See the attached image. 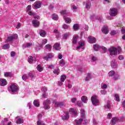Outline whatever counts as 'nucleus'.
I'll return each mask as SVG.
<instances>
[{
    "label": "nucleus",
    "mask_w": 125,
    "mask_h": 125,
    "mask_svg": "<svg viewBox=\"0 0 125 125\" xmlns=\"http://www.w3.org/2000/svg\"><path fill=\"white\" fill-rule=\"evenodd\" d=\"M76 101H77V99L76 98H73L71 99V102L72 103H75V102H76Z\"/></svg>",
    "instance_id": "nucleus-63"
},
{
    "label": "nucleus",
    "mask_w": 125,
    "mask_h": 125,
    "mask_svg": "<svg viewBox=\"0 0 125 125\" xmlns=\"http://www.w3.org/2000/svg\"><path fill=\"white\" fill-rule=\"evenodd\" d=\"M101 88H102V89H105L107 88V84H104V83L101 84Z\"/></svg>",
    "instance_id": "nucleus-50"
},
{
    "label": "nucleus",
    "mask_w": 125,
    "mask_h": 125,
    "mask_svg": "<svg viewBox=\"0 0 125 125\" xmlns=\"http://www.w3.org/2000/svg\"><path fill=\"white\" fill-rule=\"evenodd\" d=\"M54 103H55V106H56V107H61V108H62V107H63V106H64V105H65L64 104V103H63V102H59L54 101Z\"/></svg>",
    "instance_id": "nucleus-16"
},
{
    "label": "nucleus",
    "mask_w": 125,
    "mask_h": 125,
    "mask_svg": "<svg viewBox=\"0 0 125 125\" xmlns=\"http://www.w3.org/2000/svg\"><path fill=\"white\" fill-rule=\"evenodd\" d=\"M28 61L30 64H33V63H35L37 61V59L32 56H30L28 57Z\"/></svg>",
    "instance_id": "nucleus-15"
},
{
    "label": "nucleus",
    "mask_w": 125,
    "mask_h": 125,
    "mask_svg": "<svg viewBox=\"0 0 125 125\" xmlns=\"http://www.w3.org/2000/svg\"><path fill=\"white\" fill-rule=\"evenodd\" d=\"M33 45V43H26L25 44H24L22 46L23 48H30L31 46Z\"/></svg>",
    "instance_id": "nucleus-27"
},
{
    "label": "nucleus",
    "mask_w": 125,
    "mask_h": 125,
    "mask_svg": "<svg viewBox=\"0 0 125 125\" xmlns=\"http://www.w3.org/2000/svg\"><path fill=\"white\" fill-rule=\"evenodd\" d=\"M114 97L115 98L116 101H117L118 102H120V97L119 96V95L115 94Z\"/></svg>",
    "instance_id": "nucleus-51"
},
{
    "label": "nucleus",
    "mask_w": 125,
    "mask_h": 125,
    "mask_svg": "<svg viewBox=\"0 0 125 125\" xmlns=\"http://www.w3.org/2000/svg\"><path fill=\"white\" fill-rule=\"evenodd\" d=\"M124 120H125V117H124L121 118L118 117H113L110 123L111 125H115L118 122H123Z\"/></svg>",
    "instance_id": "nucleus-4"
},
{
    "label": "nucleus",
    "mask_w": 125,
    "mask_h": 125,
    "mask_svg": "<svg viewBox=\"0 0 125 125\" xmlns=\"http://www.w3.org/2000/svg\"><path fill=\"white\" fill-rule=\"evenodd\" d=\"M115 74L116 73L113 70H111L108 73V75L109 76V77H113V76H115Z\"/></svg>",
    "instance_id": "nucleus-40"
},
{
    "label": "nucleus",
    "mask_w": 125,
    "mask_h": 125,
    "mask_svg": "<svg viewBox=\"0 0 125 125\" xmlns=\"http://www.w3.org/2000/svg\"><path fill=\"white\" fill-rule=\"evenodd\" d=\"M71 8L73 11H77L78 10V7L75 5H72Z\"/></svg>",
    "instance_id": "nucleus-47"
},
{
    "label": "nucleus",
    "mask_w": 125,
    "mask_h": 125,
    "mask_svg": "<svg viewBox=\"0 0 125 125\" xmlns=\"http://www.w3.org/2000/svg\"><path fill=\"white\" fill-rule=\"evenodd\" d=\"M31 8H32V6H31V5L27 6V7H26V11H31Z\"/></svg>",
    "instance_id": "nucleus-53"
},
{
    "label": "nucleus",
    "mask_w": 125,
    "mask_h": 125,
    "mask_svg": "<svg viewBox=\"0 0 125 125\" xmlns=\"http://www.w3.org/2000/svg\"><path fill=\"white\" fill-rule=\"evenodd\" d=\"M17 38H18V35L16 34H15L11 36L8 37L7 40L5 41V42H12V41H14V40H16Z\"/></svg>",
    "instance_id": "nucleus-8"
},
{
    "label": "nucleus",
    "mask_w": 125,
    "mask_h": 125,
    "mask_svg": "<svg viewBox=\"0 0 125 125\" xmlns=\"http://www.w3.org/2000/svg\"><path fill=\"white\" fill-rule=\"evenodd\" d=\"M66 78H67L66 75H62L61 76V82H62V83H64V82H65V80H66Z\"/></svg>",
    "instance_id": "nucleus-39"
},
{
    "label": "nucleus",
    "mask_w": 125,
    "mask_h": 125,
    "mask_svg": "<svg viewBox=\"0 0 125 125\" xmlns=\"http://www.w3.org/2000/svg\"><path fill=\"white\" fill-rule=\"evenodd\" d=\"M90 6H91V3L90 2V1L88 0L86 3L85 5L86 9H89V8H90Z\"/></svg>",
    "instance_id": "nucleus-33"
},
{
    "label": "nucleus",
    "mask_w": 125,
    "mask_h": 125,
    "mask_svg": "<svg viewBox=\"0 0 125 125\" xmlns=\"http://www.w3.org/2000/svg\"><path fill=\"white\" fill-rule=\"evenodd\" d=\"M53 57H54V54L52 53H48L43 57V59H44V60L48 61L49 59H51V58H53Z\"/></svg>",
    "instance_id": "nucleus-12"
},
{
    "label": "nucleus",
    "mask_w": 125,
    "mask_h": 125,
    "mask_svg": "<svg viewBox=\"0 0 125 125\" xmlns=\"http://www.w3.org/2000/svg\"><path fill=\"white\" fill-rule=\"evenodd\" d=\"M46 42H47V40L46 39H43L42 41V44H45V43H46Z\"/></svg>",
    "instance_id": "nucleus-58"
},
{
    "label": "nucleus",
    "mask_w": 125,
    "mask_h": 125,
    "mask_svg": "<svg viewBox=\"0 0 125 125\" xmlns=\"http://www.w3.org/2000/svg\"><path fill=\"white\" fill-rule=\"evenodd\" d=\"M45 49H47L49 51L51 50V45L50 44H47L45 46Z\"/></svg>",
    "instance_id": "nucleus-46"
},
{
    "label": "nucleus",
    "mask_w": 125,
    "mask_h": 125,
    "mask_svg": "<svg viewBox=\"0 0 125 125\" xmlns=\"http://www.w3.org/2000/svg\"><path fill=\"white\" fill-rule=\"evenodd\" d=\"M8 90L11 93H15L19 90V87L15 83H12L8 88Z\"/></svg>",
    "instance_id": "nucleus-2"
},
{
    "label": "nucleus",
    "mask_w": 125,
    "mask_h": 125,
    "mask_svg": "<svg viewBox=\"0 0 125 125\" xmlns=\"http://www.w3.org/2000/svg\"><path fill=\"white\" fill-rule=\"evenodd\" d=\"M41 90H42V91H44V92H45V91H47V89L46 88V87H44L42 88Z\"/></svg>",
    "instance_id": "nucleus-64"
},
{
    "label": "nucleus",
    "mask_w": 125,
    "mask_h": 125,
    "mask_svg": "<svg viewBox=\"0 0 125 125\" xmlns=\"http://www.w3.org/2000/svg\"><path fill=\"white\" fill-rule=\"evenodd\" d=\"M77 104L79 106V107H82V106L83 105V103L80 102H78Z\"/></svg>",
    "instance_id": "nucleus-61"
},
{
    "label": "nucleus",
    "mask_w": 125,
    "mask_h": 125,
    "mask_svg": "<svg viewBox=\"0 0 125 125\" xmlns=\"http://www.w3.org/2000/svg\"><path fill=\"white\" fill-rule=\"evenodd\" d=\"M122 51V49L121 47H118V49L115 47H111L108 49V51L109 52L110 55H117V54H120L121 53V51Z\"/></svg>",
    "instance_id": "nucleus-1"
},
{
    "label": "nucleus",
    "mask_w": 125,
    "mask_h": 125,
    "mask_svg": "<svg viewBox=\"0 0 125 125\" xmlns=\"http://www.w3.org/2000/svg\"><path fill=\"white\" fill-rule=\"evenodd\" d=\"M53 48L55 49V50H60V49H61V47H60V43H55L53 46Z\"/></svg>",
    "instance_id": "nucleus-22"
},
{
    "label": "nucleus",
    "mask_w": 125,
    "mask_h": 125,
    "mask_svg": "<svg viewBox=\"0 0 125 125\" xmlns=\"http://www.w3.org/2000/svg\"><path fill=\"white\" fill-rule=\"evenodd\" d=\"M70 36H71V33H70V32L66 33L64 34L63 39L64 40H66V39H68V38H69V37H70Z\"/></svg>",
    "instance_id": "nucleus-38"
},
{
    "label": "nucleus",
    "mask_w": 125,
    "mask_h": 125,
    "mask_svg": "<svg viewBox=\"0 0 125 125\" xmlns=\"http://www.w3.org/2000/svg\"><path fill=\"white\" fill-rule=\"evenodd\" d=\"M83 119H80L79 120H75L74 122V125H82V123H83Z\"/></svg>",
    "instance_id": "nucleus-28"
},
{
    "label": "nucleus",
    "mask_w": 125,
    "mask_h": 125,
    "mask_svg": "<svg viewBox=\"0 0 125 125\" xmlns=\"http://www.w3.org/2000/svg\"><path fill=\"white\" fill-rule=\"evenodd\" d=\"M78 38L79 36H78L77 34H75L73 36L72 39V43L73 44H76L77 43Z\"/></svg>",
    "instance_id": "nucleus-21"
},
{
    "label": "nucleus",
    "mask_w": 125,
    "mask_h": 125,
    "mask_svg": "<svg viewBox=\"0 0 125 125\" xmlns=\"http://www.w3.org/2000/svg\"><path fill=\"white\" fill-rule=\"evenodd\" d=\"M7 121H8L7 118H4V120L1 122L0 125H11V122H9L6 125Z\"/></svg>",
    "instance_id": "nucleus-20"
},
{
    "label": "nucleus",
    "mask_w": 125,
    "mask_h": 125,
    "mask_svg": "<svg viewBox=\"0 0 125 125\" xmlns=\"http://www.w3.org/2000/svg\"><path fill=\"white\" fill-rule=\"evenodd\" d=\"M10 47L9 44H5L2 46V49H8Z\"/></svg>",
    "instance_id": "nucleus-37"
},
{
    "label": "nucleus",
    "mask_w": 125,
    "mask_h": 125,
    "mask_svg": "<svg viewBox=\"0 0 125 125\" xmlns=\"http://www.w3.org/2000/svg\"><path fill=\"white\" fill-rule=\"evenodd\" d=\"M33 104L35 107H40V102L38 100H34L33 102Z\"/></svg>",
    "instance_id": "nucleus-32"
},
{
    "label": "nucleus",
    "mask_w": 125,
    "mask_h": 125,
    "mask_svg": "<svg viewBox=\"0 0 125 125\" xmlns=\"http://www.w3.org/2000/svg\"><path fill=\"white\" fill-rule=\"evenodd\" d=\"M107 91L105 90H101V93L103 95H105Z\"/></svg>",
    "instance_id": "nucleus-55"
},
{
    "label": "nucleus",
    "mask_w": 125,
    "mask_h": 125,
    "mask_svg": "<svg viewBox=\"0 0 125 125\" xmlns=\"http://www.w3.org/2000/svg\"><path fill=\"white\" fill-rule=\"evenodd\" d=\"M69 118H70V115H69V113L68 112L64 113V114L62 116V119L63 121H67Z\"/></svg>",
    "instance_id": "nucleus-18"
},
{
    "label": "nucleus",
    "mask_w": 125,
    "mask_h": 125,
    "mask_svg": "<svg viewBox=\"0 0 125 125\" xmlns=\"http://www.w3.org/2000/svg\"><path fill=\"white\" fill-rule=\"evenodd\" d=\"M42 47V45L39 44V45L36 46V50H37V51H39Z\"/></svg>",
    "instance_id": "nucleus-52"
},
{
    "label": "nucleus",
    "mask_w": 125,
    "mask_h": 125,
    "mask_svg": "<svg viewBox=\"0 0 125 125\" xmlns=\"http://www.w3.org/2000/svg\"><path fill=\"white\" fill-rule=\"evenodd\" d=\"M93 124L94 125H98V123L97 122V121H96V120H95V119L93 120Z\"/></svg>",
    "instance_id": "nucleus-57"
},
{
    "label": "nucleus",
    "mask_w": 125,
    "mask_h": 125,
    "mask_svg": "<svg viewBox=\"0 0 125 125\" xmlns=\"http://www.w3.org/2000/svg\"><path fill=\"white\" fill-rule=\"evenodd\" d=\"M116 34H117V31L115 30L112 31L110 33V35H111V36H114V35H116Z\"/></svg>",
    "instance_id": "nucleus-56"
},
{
    "label": "nucleus",
    "mask_w": 125,
    "mask_h": 125,
    "mask_svg": "<svg viewBox=\"0 0 125 125\" xmlns=\"http://www.w3.org/2000/svg\"><path fill=\"white\" fill-rule=\"evenodd\" d=\"M59 72H60V70L58 68L55 69L53 71L54 74H55L56 75H58L59 74Z\"/></svg>",
    "instance_id": "nucleus-44"
},
{
    "label": "nucleus",
    "mask_w": 125,
    "mask_h": 125,
    "mask_svg": "<svg viewBox=\"0 0 125 125\" xmlns=\"http://www.w3.org/2000/svg\"><path fill=\"white\" fill-rule=\"evenodd\" d=\"M54 33H56V36L57 37L58 36V38H60V34L59 33V32H58V30L57 29H55L54 30Z\"/></svg>",
    "instance_id": "nucleus-48"
},
{
    "label": "nucleus",
    "mask_w": 125,
    "mask_h": 125,
    "mask_svg": "<svg viewBox=\"0 0 125 125\" xmlns=\"http://www.w3.org/2000/svg\"><path fill=\"white\" fill-rule=\"evenodd\" d=\"M102 49H103L104 53L107 51V48L104 46H102Z\"/></svg>",
    "instance_id": "nucleus-60"
},
{
    "label": "nucleus",
    "mask_w": 125,
    "mask_h": 125,
    "mask_svg": "<svg viewBox=\"0 0 125 125\" xmlns=\"http://www.w3.org/2000/svg\"><path fill=\"white\" fill-rule=\"evenodd\" d=\"M43 104L44 105V109H45V110L49 109V104H50V101H49V100H47L44 102Z\"/></svg>",
    "instance_id": "nucleus-13"
},
{
    "label": "nucleus",
    "mask_w": 125,
    "mask_h": 125,
    "mask_svg": "<svg viewBox=\"0 0 125 125\" xmlns=\"http://www.w3.org/2000/svg\"><path fill=\"white\" fill-rule=\"evenodd\" d=\"M91 102L94 106H98L99 105V100L97 99V96L94 95L91 98Z\"/></svg>",
    "instance_id": "nucleus-6"
},
{
    "label": "nucleus",
    "mask_w": 125,
    "mask_h": 125,
    "mask_svg": "<svg viewBox=\"0 0 125 125\" xmlns=\"http://www.w3.org/2000/svg\"><path fill=\"white\" fill-rule=\"evenodd\" d=\"M32 24L34 26V27H36L37 28V27H39L40 26V21L36 20H34L32 21Z\"/></svg>",
    "instance_id": "nucleus-23"
},
{
    "label": "nucleus",
    "mask_w": 125,
    "mask_h": 125,
    "mask_svg": "<svg viewBox=\"0 0 125 125\" xmlns=\"http://www.w3.org/2000/svg\"><path fill=\"white\" fill-rule=\"evenodd\" d=\"M110 16H116L118 14V10L116 8H111L109 12Z\"/></svg>",
    "instance_id": "nucleus-11"
},
{
    "label": "nucleus",
    "mask_w": 125,
    "mask_h": 125,
    "mask_svg": "<svg viewBox=\"0 0 125 125\" xmlns=\"http://www.w3.org/2000/svg\"><path fill=\"white\" fill-rule=\"evenodd\" d=\"M34 72L30 71L28 75L27 74H23L22 76V79L23 80V81H26V80H27V79H29V78H30L31 79H33V78H35V76L33 75Z\"/></svg>",
    "instance_id": "nucleus-7"
},
{
    "label": "nucleus",
    "mask_w": 125,
    "mask_h": 125,
    "mask_svg": "<svg viewBox=\"0 0 125 125\" xmlns=\"http://www.w3.org/2000/svg\"><path fill=\"white\" fill-rule=\"evenodd\" d=\"M62 28L63 29H68L69 28V25L66 24H64L62 25Z\"/></svg>",
    "instance_id": "nucleus-54"
},
{
    "label": "nucleus",
    "mask_w": 125,
    "mask_h": 125,
    "mask_svg": "<svg viewBox=\"0 0 125 125\" xmlns=\"http://www.w3.org/2000/svg\"><path fill=\"white\" fill-rule=\"evenodd\" d=\"M111 66L112 68H114V69L118 67V64H117V62H116V60H113L111 62Z\"/></svg>",
    "instance_id": "nucleus-26"
},
{
    "label": "nucleus",
    "mask_w": 125,
    "mask_h": 125,
    "mask_svg": "<svg viewBox=\"0 0 125 125\" xmlns=\"http://www.w3.org/2000/svg\"><path fill=\"white\" fill-rule=\"evenodd\" d=\"M60 13L62 15H63V19L65 21V23H67V24L71 23L72 21L71 19H70V18L66 17V15L69 16V12L64 10L60 12Z\"/></svg>",
    "instance_id": "nucleus-3"
},
{
    "label": "nucleus",
    "mask_w": 125,
    "mask_h": 125,
    "mask_svg": "<svg viewBox=\"0 0 125 125\" xmlns=\"http://www.w3.org/2000/svg\"><path fill=\"white\" fill-rule=\"evenodd\" d=\"M93 47L95 51H97V50H98L99 48H100V47L98 44H94Z\"/></svg>",
    "instance_id": "nucleus-41"
},
{
    "label": "nucleus",
    "mask_w": 125,
    "mask_h": 125,
    "mask_svg": "<svg viewBox=\"0 0 125 125\" xmlns=\"http://www.w3.org/2000/svg\"><path fill=\"white\" fill-rule=\"evenodd\" d=\"M59 65H60V66H61L62 67H63V66L65 65V61H64V60H61L59 62Z\"/></svg>",
    "instance_id": "nucleus-49"
},
{
    "label": "nucleus",
    "mask_w": 125,
    "mask_h": 125,
    "mask_svg": "<svg viewBox=\"0 0 125 125\" xmlns=\"http://www.w3.org/2000/svg\"><path fill=\"white\" fill-rule=\"evenodd\" d=\"M85 43L84 41H80L79 42V46L76 48V50L78 51H83L84 49V45Z\"/></svg>",
    "instance_id": "nucleus-5"
},
{
    "label": "nucleus",
    "mask_w": 125,
    "mask_h": 125,
    "mask_svg": "<svg viewBox=\"0 0 125 125\" xmlns=\"http://www.w3.org/2000/svg\"><path fill=\"white\" fill-rule=\"evenodd\" d=\"M90 79H91V74L88 73L85 78V82H88V81H89V80H90Z\"/></svg>",
    "instance_id": "nucleus-34"
},
{
    "label": "nucleus",
    "mask_w": 125,
    "mask_h": 125,
    "mask_svg": "<svg viewBox=\"0 0 125 125\" xmlns=\"http://www.w3.org/2000/svg\"><path fill=\"white\" fill-rule=\"evenodd\" d=\"M88 42L90 43H95L96 42V39L93 37L89 36L88 38Z\"/></svg>",
    "instance_id": "nucleus-17"
},
{
    "label": "nucleus",
    "mask_w": 125,
    "mask_h": 125,
    "mask_svg": "<svg viewBox=\"0 0 125 125\" xmlns=\"http://www.w3.org/2000/svg\"><path fill=\"white\" fill-rule=\"evenodd\" d=\"M52 18L53 20H55V21H56L58 19V15L55 14H54L52 15Z\"/></svg>",
    "instance_id": "nucleus-42"
},
{
    "label": "nucleus",
    "mask_w": 125,
    "mask_h": 125,
    "mask_svg": "<svg viewBox=\"0 0 125 125\" xmlns=\"http://www.w3.org/2000/svg\"><path fill=\"white\" fill-rule=\"evenodd\" d=\"M11 57H14V56H15V52L12 51L11 52Z\"/></svg>",
    "instance_id": "nucleus-62"
},
{
    "label": "nucleus",
    "mask_w": 125,
    "mask_h": 125,
    "mask_svg": "<svg viewBox=\"0 0 125 125\" xmlns=\"http://www.w3.org/2000/svg\"><path fill=\"white\" fill-rule=\"evenodd\" d=\"M7 84V81L3 78L0 79V86H5Z\"/></svg>",
    "instance_id": "nucleus-14"
},
{
    "label": "nucleus",
    "mask_w": 125,
    "mask_h": 125,
    "mask_svg": "<svg viewBox=\"0 0 125 125\" xmlns=\"http://www.w3.org/2000/svg\"><path fill=\"white\" fill-rule=\"evenodd\" d=\"M119 78L120 75H119V74L116 73L113 77L114 80H115V81H117V80H119Z\"/></svg>",
    "instance_id": "nucleus-43"
},
{
    "label": "nucleus",
    "mask_w": 125,
    "mask_h": 125,
    "mask_svg": "<svg viewBox=\"0 0 125 125\" xmlns=\"http://www.w3.org/2000/svg\"><path fill=\"white\" fill-rule=\"evenodd\" d=\"M79 27H80V26H79V24H75L73 25V29L75 31H77V30H79Z\"/></svg>",
    "instance_id": "nucleus-45"
},
{
    "label": "nucleus",
    "mask_w": 125,
    "mask_h": 125,
    "mask_svg": "<svg viewBox=\"0 0 125 125\" xmlns=\"http://www.w3.org/2000/svg\"><path fill=\"white\" fill-rule=\"evenodd\" d=\"M39 34L41 37H42V38H44V37L46 36V32L42 29L39 30Z\"/></svg>",
    "instance_id": "nucleus-24"
},
{
    "label": "nucleus",
    "mask_w": 125,
    "mask_h": 125,
    "mask_svg": "<svg viewBox=\"0 0 125 125\" xmlns=\"http://www.w3.org/2000/svg\"><path fill=\"white\" fill-rule=\"evenodd\" d=\"M102 31L104 34H107V33H109V30H108V27L107 26H104L102 29Z\"/></svg>",
    "instance_id": "nucleus-30"
},
{
    "label": "nucleus",
    "mask_w": 125,
    "mask_h": 125,
    "mask_svg": "<svg viewBox=\"0 0 125 125\" xmlns=\"http://www.w3.org/2000/svg\"><path fill=\"white\" fill-rule=\"evenodd\" d=\"M4 76L6 78H9L10 77H12V76H13V74L11 72H5L4 73Z\"/></svg>",
    "instance_id": "nucleus-29"
},
{
    "label": "nucleus",
    "mask_w": 125,
    "mask_h": 125,
    "mask_svg": "<svg viewBox=\"0 0 125 125\" xmlns=\"http://www.w3.org/2000/svg\"><path fill=\"white\" fill-rule=\"evenodd\" d=\"M16 119L17 125H21V124H23V123H24V120H23V119L19 117H16Z\"/></svg>",
    "instance_id": "nucleus-25"
},
{
    "label": "nucleus",
    "mask_w": 125,
    "mask_h": 125,
    "mask_svg": "<svg viewBox=\"0 0 125 125\" xmlns=\"http://www.w3.org/2000/svg\"><path fill=\"white\" fill-rule=\"evenodd\" d=\"M37 69L39 72H42L43 70V67H42L41 64L37 66Z\"/></svg>",
    "instance_id": "nucleus-36"
},
{
    "label": "nucleus",
    "mask_w": 125,
    "mask_h": 125,
    "mask_svg": "<svg viewBox=\"0 0 125 125\" xmlns=\"http://www.w3.org/2000/svg\"><path fill=\"white\" fill-rule=\"evenodd\" d=\"M42 3L40 1H36L33 5V8L34 9H38L42 7Z\"/></svg>",
    "instance_id": "nucleus-9"
},
{
    "label": "nucleus",
    "mask_w": 125,
    "mask_h": 125,
    "mask_svg": "<svg viewBox=\"0 0 125 125\" xmlns=\"http://www.w3.org/2000/svg\"><path fill=\"white\" fill-rule=\"evenodd\" d=\"M111 108V102L108 101L104 106V109L105 111H110V108Z\"/></svg>",
    "instance_id": "nucleus-19"
},
{
    "label": "nucleus",
    "mask_w": 125,
    "mask_h": 125,
    "mask_svg": "<svg viewBox=\"0 0 125 125\" xmlns=\"http://www.w3.org/2000/svg\"><path fill=\"white\" fill-rule=\"evenodd\" d=\"M124 56L123 55H120L119 57H118V59L119 60H124Z\"/></svg>",
    "instance_id": "nucleus-59"
},
{
    "label": "nucleus",
    "mask_w": 125,
    "mask_h": 125,
    "mask_svg": "<svg viewBox=\"0 0 125 125\" xmlns=\"http://www.w3.org/2000/svg\"><path fill=\"white\" fill-rule=\"evenodd\" d=\"M81 100L83 103H87V97L85 96H82L81 98Z\"/></svg>",
    "instance_id": "nucleus-35"
},
{
    "label": "nucleus",
    "mask_w": 125,
    "mask_h": 125,
    "mask_svg": "<svg viewBox=\"0 0 125 125\" xmlns=\"http://www.w3.org/2000/svg\"><path fill=\"white\" fill-rule=\"evenodd\" d=\"M81 113V116L83 119V120H84V117L85 116V111H84V110L83 109H82L80 111Z\"/></svg>",
    "instance_id": "nucleus-31"
},
{
    "label": "nucleus",
    "mask_w": 125,
    "mask_h": 125,
    "mask_svg": "<svg viewBox=\"0 0 125 125\" xmlns=\"http://www.w3.org/2000/svg\"><path fill=\"white\" fill-rule=\"evenodd\" d=\"M69 111L70 113H71L73 117H76L78 116V109L70 108Z\"/></svg>",
    "instance_id": "nucleus-10"
}]
</instances>
